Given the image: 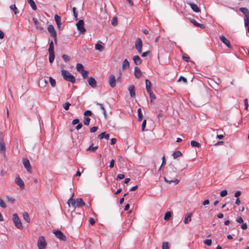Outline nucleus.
Wrapping results in <instances>:
<instances>
[{"mask_svg":"<svg viewBox=\"0 0 249 249\" xmlns=\"http://www.w3.org/2000/svg\"><path fill=\"white\" fill-rule=\"evenodd\" d=\"M61 75L65 80L66 81L70 82L72 83H75V78L74 76L68 71L63 69L61 70Z\"/></svg>","mask_w":249,"mask_h":249,"instance_id":"nucleus-1","label":"nucleus"},{"mask_svg":"<svg viewBox=\"0 0 249 249\" xmlns=\"http://www.w3.org/2000/svg\"><path fill=\"white\" fill-rule=\"evenodd\" d=\"M166 176L170 178L177 176V168L172 164H169L167 167Z\"/></svg>","mask_w":249,"mask_h":249,"instance_id":"nucleus-2","label":"nucleus"},{"mask_svg":"<svg viewBox=\"0 0 249 249\" xmlns=\"http://www.w3.org/2000/svg\"><path fill=\"white\" fill-rule=\"evenodd\" d=\"M239 10L245 16L244 24L245 27H247L249 24V11L245 7H241Z\"/></svg>","mask_w":249,"mask_h":249,"instance_id":"nucleus-3","label":"nucleus"},{"mask_svg":"<svg viewBox=\"0 0 249 249\" xmlns=\"http://www.w3.org/2000/svg\"><path fill=\"white\" fill-rule=\"evenodd\" d=\"M47 242L44 236H40L37 240V247L38 249H46Z\"/></svg>","mask_w":249,"mask_h":249,"instance_id":"nucleus-4","label":"nucleus"},{"mask_svg":"<svg viewBox=\"0 0 249 249\" xmlns=\"http://www.w3.org/2000/svg\"><path fill=\"white\" fill-rule=\"evenodd\" d=\"M13 221L15 226L18 229H22L23 228L22 223L20 219L18 217L17 213H14L13 215Z\"/></svg>","mask_w":249,"mask_h":249,"instance_id":"nucleus-5","label":"nucleus"},{"mask_svg":"<svg viewBox=\"0 0 249 249\" xmlns=\"http://www.w3.org/2000/svg\"><path fill=\"white\" fill-rule=\"evenodd\" d=\"M3 135L2 133H0V153L1 154H5L6 147L5 144L4 142Z\"/></svg>","mask_w":249,"mask_h":249,"instance_id":"nucleus-6","label":"nucleus"},{"mask_svg":"<svg viewBox=\"0 0 249 249\" xmlns=\"http://www.w3.org/2000/svg\"><path fill=\"white\" fill-rule=\"evenodd\" d=\"M48 31L50 33V36L54 38V42L56 43L57 35L53 26L52 25H49L48 27Z\"/></svg>","mask_w":249,"mask_h":249,"instance_id":"nucleus-7","label":"nucleus"},{"mask_svg":"<svg viewBox=\"0 0 249 249\" xmlns=\"http://www.w3.org/2000/svg\"><path fill=\"white\" fill-rule=\"evenodd\" d=\"M53 233L55 235V236L60 239V240L65 241L67 240V238L66 236L63 234V233L60 230H54L53 231Z\"/></svg>","mask_w":249,"mask_h":249,"instance_id":"nucleus-8","label":"nucleus"},{"mask_svg":"<svg viewBox=\"0 0 249 249\" xmlns=\"http://www.w3.org/2000/svg\"><path fill=\"white\" fill-rule=\"evenodd\" d=\"M84 22L83 20H80L76 23V26L78 30L80 32V33L83 34L86 32V29L84 26Z\"/></svg>","mask_w":249,"mask_h":249,"instance_id":"nucleus-9","label":"nucleus"},{"mask_svg":"<svg viewBox=\"0 0 249 249\" xmlns=\"http://www.w3.org/2000/svg\"><path fill=\"white\" fill-rule=\"evenodd\" d=\"M135 48L139 53H141L142 48V42L141 39L139 37L137 38L135 41Z\"/></svg>","mask_w":249,"mask_h":249,"instance_id":"nucleus-10","label":"nucleus"},{"mask_svg":"<svg viewBox=\"0 0 249 249\" xmlns=\"http://www.w3.org/2000/svg\"><path fill=\"white\" fill-rule=\"evenodd\" d=\"M15 183L20 187V189H23L24 188V183L18 175L16 176L15 178Z\"/></svg>","mask_w":249,"mask_h":249,"instance_id":"nucleus-11","label":"nucleus"},{"mask_svg":"<svg viewBox=\"0 0 249 249\" xmlns=\"http://www.w3.org/2000/svg\"><path fill=\"white\" fill-rule=\"evenodd\" d=\"M23 164L24 165V167L26 168L27 171L28 172L31 173L32 167L30 165L29 160L26 158H24L22 160Z\"/></svg>","mask_w":249,"mask_h":249,"instance_id":"nucleus-12","label":"nucleus"},{"mask_svg":"<svg viewBox=\"0 0 249 249\" xmlns=\"http://www.w3.org/2000/svg\"><path fill=\"white\" fill-rule=\"evenodd\" d=\"M116 80L114 75L111 74L109 77L108 82L111 88H114L116 86Z\"/></svg>","mask_w":249,"mask_h":249,"instance_id":"nucleus-13","label":"nucleus"},{"mask_svg":"<svg viewBox=\"0 0 249 249\" xmlns=\"http://www.w3.org/2000/svg\"><path fill=\"white\" fill-rule=\"evenodd\" d=\"M220 40L226 46L229 48H231L230 41L225 37L224 36H221L219 37Z\"/></svg>","mask_w":249,"mask_h":249,"instance_id":"nucleus-14","label":"nucleus"},{"mask_svg":"<svg viewBox=\"0 0 249 249\" xmlns=\"http://www.w3.org/2000/svg\"><path fill=\"white\" fill-rule=\"evenodd\" d=\"M88 82L89 85L92 88H95L96 87L97 82L93 77H89L88 79Z\"/></svg>","mask_w":249,"mask_h":249,"instance_id":"nucleus-15","label":"nucleus"},{"mask_svg":"<svg viewBox=\"0 0 249 249\" xmlns=\"http://www.w3.org/2000/svg\"><path fill=\"white\" fill-rule=\"evenodd\" d=\"M33 21L36 26V29L40 31L43 30V28L42 27L41 23L38 21L37 18H33Z\"/></svg>","mask_w":249,"mask_h":249,"instance_id":"nucleus-16","label":"nucleus"},{"mask_svg":"<svg viewBox=\"0 0 249 249\" xmlns=\"http://www.w3.org/2000/svg\"><path fill=\"white\" fill-rule=\"evenodd\" d=\"M128 90L129 91L130 95L132 98L135 97V89L134 85H130L128 88Z\"/></svg>","mask_w":249,"mask_h":249,"instance_id":"nucleus-17","label":"nucleus"},{"mask_svg":"<svg viewBox=\"0 0 249 249\" xmlns=\"http://www.w3.org/2000/svg\"><path fill=\"white\" fill-rule=\"evenodd\" d=\"M74 196V194H73L71 196L69 199L67 203L69 207H70V205H71L73 208L76 207V200L73 199V196Z\"/></svg>","mask_w":249,"mask_h":249,"instance_id":"nucleus-18","label":"nucleus"},{"mask_svg":"<svg viewBox=\"0 0 249 249\" xmlns=\"http://www.w3.org/2000/svg\"><path fill=\"white\" fill-rule=\"evenodd\" d=\"M85 205V203L81 198H78L76 200V207H82Z\"/></svg>","mask_w":249,"mask_h":249,"instance_id":"nucleus-19","label":"nucleus"},{"mask_svg":"<svg viewBox=\"0 0 249 249\" xmlns=\"http://www.w3.org/2000/svg\"><path fill=\"white\" fill-rule=\"evenodd\" d=\"M134 75L136 78H139L142 75L141 71L138 67H135L134 68Z\"/></svg>","mask_w":249,"mask_h":249,"instance_id":"nucleus-20","label":"nucleus"},{"mask_svg":"<svg viewBox=\"0 0 249 249\" xmlns=\"http://www.w3.org/2000/svg\"><path fill=\"white\" fill-rule=\"evenodd\" d=\"M145 88L147 92L152 91V84L150 80L145 79Z\"/></svg>","mask_w":249,"mask_h":249,"instance_id":"nucleus-21","label":"nucleus"},{"mask_svg":"<svg viewBox=\"0 0 249 249\" xmlns=\"http://www.w3.org/2000/svg\"><path fill=\"white\" fill-rule=\"evenodd\" d=\"M190 22L194 24V26L196 27H199L201 29H204L205 28V26L203 24L198 23L195 19H191L190 20Z\"/></svg>","mask_w":249,"mask_h":249,"instance_id":"nucleus-22","label":"nucleus"},{"mask_svg":"<svg viewBox=\"0 0 249 249\" xmlns=\"http://www.w3.org/2000/svg\"><path fill=\"white\" fill-rule=\"evenodd\" d=\"M192 9L196 13H198L200 11V9L198 6L192 2L188 3Z\"/></svg>","mask_w":249,"mask_h":249,"instance_id":"nucleus-23","label":"nucleus"},{"mask_svg":"<svg viewBox=\"0 0 249 249\" xmlns=\"http://www.w3.org/2000/svg\"><path fill=\"white\" fill-rule=\"evenodd\" d=\"M133 59L135 64L136 65H140L142 63V61L138 55H135L133 56Z\"/></svg>","mask_w":249,"mask_h":249,"instance_id":"nucleus-24","label":"nucleus"},{"mask_svg":"<svg viewBox=\"0 0 249 249\" xmlns=\"http://www.w3.org/2000/svg\"><path fill=\"white\" fill-rule=\"evenodd\" d=\"M193 215L192 213H188L186 214L184 222L185 224H187L189 221H191V217Z\"/></svg>","mask_w":249,"mask_h":249,"instance_id":"nucleus-25","label":"nucleus"},{"mask_svg":"<svg viewBox=\"0 0 249 249\" xmlns=\"http://www.w3.org/2000/svg\"><path fill=\"white\" fill-rule=\"evenodd\" d=\"M129 67V63L127 59L124 60L122 64V69L123 70H125L128 69Z\"/></svg>","mask_w":249,"mask_h":249,"instance_id":"nucleus-26","label":"nucleus"},{"mask_svg":"<svg viewBox=\"0 0 249 249\" xmlns=\"http://www.w3.org/2000/svg\"><path fill=\"white\" fill-rule=\"evenodd\" d=\"M54 20L55 21L56 24L58 27V28H60V25L61 24V17L57 15H55L54 16Z\"/></svg>","mask_w":249,"mask_h":249,"instance_id":"nucleus-27","label":"nucleus"},{"mask_svg":"<svg viewBox=\"0 0 249 249\" xmlns=\"http://www.w3.org/2000/svg\"><path fill=\"white\" fill-rule=\"evenodd\" d=\"M49 60L50 63H52L54 59V52H49Z\"/></svg>","mask_w":249,"mask_h":249,"instance_id":"nucleus-28","label":"nucleus"},{"mask_svg":"<svg viewBox=\"0 0 249 249\" xmlns=\"http://www.w3.org/2000/svg\"><path fill=\"white\" fill-rule=\"evenodd\" d=\"M94 103L100 107L101 109L103 111V113L104 114L105 117L106 118L107 117L106 111V109H105L103 105L102 104L99 103L97 102H95Z\"/></svg>","mask_w":249,"mask_h":249,"instance_id":"nucleus-29","label":"nucleus"},{"mask_svg":"<svg viewBox=\"0 0 249 249\" xmlns=\"http://www.w3.org/2000/svg\"><path fill=\"white\" fill-rule=\"evenodd\" d=\"M172 155L174 159H175L182 156V154L180 151H176L173 152Z\"/></svg>","mask_w":249,"mask_h":249,"instance_id":"nucleus-30","label":"nucleus"},{"mask_svg":"<svg viewBox=\"0 0 249 249\" xmlns=\"http://www.w3.org/2000/svg\"><path fill=\"white\" fill-rule=\"evenodd\" d=\"M98 148V146H93V143H92L87 149V151H90L92 152H95Z\"/></svg>","mask_w":249,"mask_h":249,"instance_id":"nucleus-31","label":"nucleus"},{"mask_svg":"<svg viewBox=\"0 0 249 249\" xmlns=\"http://www.w3.org/2000/svg\"><path fill=\"white\" fill-rule=\"evenodd\" d=\"M10 8L14 13V14L17 15L19 13V11L17 8L15 4H13L10 6Z\"/></svg>","mask_w":249,"mask_h":249,"instance_id":"nucleus-32","label":"nucleus"},{"mask_svg":"<svg viewBox=\"0 0 249 249\" xmlns=\"http://www.w3.org/2000/svg\"><path fill=\"white\" fill-rule=\"evenodd\" d=\"M164 179L165 181H166V182H168L169 184H170L172 182H173L175 183V185H176V184H178L179 182V180L177 179H176L175 180H168L167 178L165 177H164Z\"/></svg>","mask_w":249,"mask_h":249,"instance_id":"nucleus-33","label":"nucleus"},{"mask_svg":"<svg viewBox=\"0 0 249 249\" xmlns=\"http://www.w3.org/2000/svg\"><path fill=\"white\" fill-rule=\"evenodd\" d=\"M23 217L25 221L27 223H30V218L29 214L27 212H24L23 214Z\"/></svg>","mask_w":249,"mask_h":249,"instance_id":"nucleus-34","label":"nucleus"},{"mask_svg":"<svg viewBox=\"0 0 249 249\" xmlns=\"http://www.w3.org/2000/svg\"><path fill=\"white\" fill-rule=\"evenodd\" d=\"M76 69L77 71L80 72H81V71L84 70V68L83 65L80 63H77L76 64Z\"/></svg>","mask_w":249,"mask_h":249,"instance_id":"nucleus-35","label":"nucleus"},{"mask_svg":"<svg viewBox=\"0 0 249 249\" xmlns=\"http://www.w3.org/2000/svg\"><path fill=\"white\" fill-rule=\"evenodd\" d=\"M172 215V213L171 212H167L164 216V219L166 221L169 220Z\"/></svg>","mask_w":249,"mask_h":249,"instance_id":"nucleus-36","label":"nucleus"},{"mask_svg":"<svg viewBox=\"0 0 249 249\" xmlns=\"http://www.w3.org/2000/svg\"><path fill=\"white\" fill-rule=\"evenodd\" d=\"M191 145L192 147H200L201 146L200 143L196 141H192Z\"/></svg>","mask_w":249,"mask_h":249,"instance_id":"nucleus-37","label":"nucleus"},{"mask_svg":"<svg viewBox=\"0 0 249 249\" xmlns=\"http://www.w3.org/2000/svg\"><path fill=\"white\" fill-rule=\"evenodd\" d=\"M148 93L149 94L150 102L151 103L153 102L156 99L155 95L152 92V91L148 92Z\"/></svg>","mask_w":249,"mask_h":249,"instance_id":"nucleus-38","label":"nucleus"},{"mask_svg":"<svg viewBox=\"0 0 249 249\" xmlns=\"http://www.w3.org/2000/svg\"><path fill=\"white\" fill-rule=\"evenodd\" d=\"M95 48L96 50L99 51L100 52H102L104 50V47L101 44L97 43L95 45Z\"/></svg>","mask_w":249,"mask_h":249,"instance_id":"nucleus-39","label":"nucleus"},{"mask_svg":"<svg viewBox=\"0 0 249 249\" xmlns=\"http://www.w3.org/2000/svg\"><path fill=\"white\" fill-rule=\"evenodd\" d=\"M49 81L52 87L54 88L56 86V81L52 77H49Z\"/></svg>","mask_w":249,"mask_h":249,"instance_id":"nucleus-40","label":"nucleus"},{"mask_svg":"<svg viewBox=\"0 0 249 249\" xmlns=\"http://www.w3.org/2000/svg\"><path fill=\"white\" fill-rule=\"evenodd\" d=\"M28 2L30 4L33 10L35 11L37 9V7L36 3H35V1H28Z\"/></svg>","mask_w":249,"mask_h":249,"instance_id":"nucleus-41","label":"nucleus"},{"mask_svg":"<svg viewBox=\"0 0 249 249\" xmlns=\"http://www.w3.org/2000/svg\"><path fill=\"white\" fill-rule=\"evenodd\" d=\"M138 115V121H141L142 119V113L141 109L139 108L137 110Z\"/></svg>","mask_w":249,"mask_h":249,"instance_id":"nucleus-42","label":"nucleus"},{"mask_svg":"<svg viewBox=\"0 0 249 249\" xmlns=\"http://www.w3.org/2000/svg\"><path fill=\"white\" fill-rule=\"evenodd\" d=\"M48 52H54V45L53 41H51L49 43Z\"/></svg>","mask_w":249,"mask_h":249,"instance_id":"nucleus-43","label":"nucleus"},{"mask_svg":"<svg viewBox=\"0 0 249 249\" xmlns=\"http://www.w3.org/2000/svg\"><path fill=\"white\" fill-rule=\"evenodd\" d=\"M90 119L88 117H85L84 118L83 123L86 125H88L89 124Z\"/></svg>","mask_w":249,"mask_h":249,"instance_id":"nucleus-44","label":"nucleus"},{"mask_svg":"<svg viewBox=\"0 0 249 249\" xmlns=\"http://www.w3.org/2000/svg\"><path fill=\"white\" fill-rule=\"evenodd\" d=\"M117 23H118L117 18L116 17H113L111 20V24L113 26H115L117 25Z\"/></svg>","mask_w":249,"mask_h":249,"instance_id":"nucleus-45","label":"nucleus"},{"mask_svg":"<svg viewBox=\"0 0 249 249\" xmlns=\"http://www.w3.org/2000/svg\"><path fill=\"white\" fill-rule=\"evenodd\" d=\"M6 197L7 201L12 204H13L15 201V199L12 197L10 196H7Z\"/></svg>","mask_w":249,"mask_h":249,"instance_id":"nucleus-46","label":"nucleus"},{"mask_svg":"<svg viewBox=\"0 0 249 249\" xmlns=\"http://www.w3.org/2000/svg\"><path fill=\"white\" fill-rule=\"evenodd\" d=\"M41 83H43V84H44V85H46L48 83V82H47V80H46L44 78H42L40 79L38 81V85L40 87L41 86H40Z\"/></svg>","mask_w":249,"mask_h":249,"instance_id":"nucleus-47","label":"nucleus"},{"mask_svg":"<svg viewBox=\"0 0 249 249\" xmlns=\"http://www.w3.org/2000/svg\"><path fill=\"white\" fill-rule=\"evenodd\" d=\"M71 104L67 102L63 104V107L66 110H68L69 109V107L71 106Z\"/></svg>","mask_w":249,"mask_h":249,"instance_id":"nucleus-48","label":"nucleus"},{"mask_svg":"<svg viewBox=\"0 0 249 249\" xmlns=\"http://www.w3.org/2000/svg\"><path fill=\"white\" fill-rule=\"evenodd\" d=\"M81 74H82V75L83 76V77L85 79L86 78L88 77V74H89V72L88 71H85V70L84 71H81Z\"/></svg>","mask_w":249,"mask_h":249,"instance_id":"nucleus-49","label":"nucleus"},{"mask_svg":"<svg viewBox=\"0 0 249 249\" xmlns=\"http://www.w3.org/2000/svg\"><path fill=\"white\" fill-rule=\"evenodd\" d=\"M162 249H169L168 242H164L162 243Z\"/></svg>","mask_w":249,"mask_h":249,"instance_id":"nucleus-50","label":"nucleus"},{"mask_svg":"<svg viewBox=\"0 0 249 249\" xmlns=\"http://www.w3.org/2000/svg\"><path fill=\"white\" fill-rule=\"evenodd\" d=\"M62 58L64 61L66 62H69L70 60V56L67 54H63L62 55Z\"/></svg>","mask_w":249,"mask_h":249,"instance_id":"nucleus-51","label":"nucleus"},{"mask_svg":"<svg viewBox=\"0 0 249 249\" xmlns=\"http://www.w3.org/2000/svg\"><path fill=\"white\" fill-rule=\"evenodd\" d=\"M180 81H182L185 84L187 83V79L185 77H184L183 76H180V77L179 78L178 80V82H179Z\"/></svg>","mask_w":249,"mask_h":249,"instance_id":"nucleus-52","label":"nucleus"},{"mask_svg":"<svg viewBox=\"0 0 249 249\" xmlns=\"http://www.w3.org/2000/svg\"><path fill=\"white\" fill-rule=\"evenodd\" d=\"M0 206L2 208H6V205L3 200L0 198Z\"/></svg>","mask_w":249,"mask_h":249,"instance_id":"nucleus-53","label":"nucleus"},{"mask_svg":"<svg viewBox=\"0 0 249 249\" xmlns=\"http://www.w3.org/2000/svg\"><path fill=\"white\" fill-rule=\"evenodd\" d=\"M84 115L85 116H91L92 115V113L90 110H88L85 111Z\"/></svg>","mask_w":249,"mask_h":249,"instance_id":"nucleus-54","label":"nucleus"},{"mask_svg":"<svg viewBox=\"0 0 249 249\" xmlns=\"http://www.w3.org/2000/svg\"><path fill=\"white\" fill-rule=\"evenodd\" d=\"M227 191L226 190H224L220 192V195L221 196L224 197L227 195Z\"/></svg>","mask_w":249,"mask_h":249,"instance_id":"nucleus-55","label":"nucleus"},{"mask_svg":"<svg viewBox=\"0 0 249 249\" xmlns=\"http://www.w3.org/2000/svg\"><path fill=\"white\" fill-rule=\"evenodd\" d=\"M204 243L205 244L208 246H211L212 245V240L211 239H206L204 241Z\"/></svg>","mask_w":249,"mask_h":249,"instance_id":"nucleus-56","label":"nucleus"},{"mask_svg":"<svg viewBox=\"0 0 249 249\" xmlns=\"http://www.w3.org/2000/svg\"><path fill=\"white\" fill-rule=\"evenodd\" d=\"M146 124V120H144L142 122V130L143 131L144 130V129L145 128Z\"/></svg>","mask_w":249,"mask_h":249,"instance_id":"nucleus-57","label":"nucleus"},{"mask_svg":"<svg viewBox=\"0 0 249 249\" xmlns=\"http://www.w3.org/2000/svg\"><path fill=\"white\" fill-rule=\"evenodd\" d=\"M244 105H245V109L247 110L248 108V107H249L248 100L247 98H246L244 100Z\"/></svg>","mask_w":249,"mask_h":249,"instance_id":"nucleus-58","label":"nucleus"},{"mask_svg":"<svg viewBox=\"0 0 249 249\" xmlns=\"http://www.w3.org/2000/svg\"><path fill=\"white\" fill-rule=\"evenodd\" d=\"M98 128V126H93L90 129V132L91 133H94L97 130Z\"/></svg>","mask_w":249,"mask_h":249,"instance_id":"nucleus-59","label":"nucleus"},{"mask_svg":"<svg viewBox=\"0 0 249 249\" xmlns=\"http://www.w3.org/2000/svg\"><path fill=\"white\" fill-rule=\"evenodd\" d=\"M105 135H106V132H102V133H101L100 134H99V135L98 136V138L99 139H103L104 138H105Z\"/></svg>","mask_w":249,"mask_h":249,"instance_id":"nucleus-60","label":"nucleus"},{"mask_svg":"<svg viewBox=\"0 0 249 249\" xmlns=\"http://www.w3.org/2000/svg\"><path fill=\"white\" fill-rule=\"evenodd\" d=\"M124 178V175L123 174H119L117 175V179H122Z\"/></svg>","mask_w":249,"mask_h":249,"instance_id":"nucleus-61","label":"nucleus"},{"mask_svg":"<svg viewBox=\"0 0 249 249\" xmlns=\"http://www.w3.org/2000/svg\"><path fill=\"white\" fill-rule=\"evenodd\" d=\"M236 221L239 223H243L244 221L241 217H238L236 218Z\"/></svg>","mask_w":249,"mask_h":249,"instance_id":"nucleus-62","label":"nucleus"},{"mask_svg":"<svg viewBox=\"0 0 249 249\" xmlns=\"http://www.w3.org/2000/svg\"><path fill=\"white\" fill-rule=\"evenodd\" d=\"M182 59L184 61L188 62L190 60V57L188 56L183 55L182 56Z\"/></svg>","mask_w":249,"mask_h":249,"instance_id":"nucleus-63","label":"nucleus"},{"mask_svg":"<svg viewBox=\"0 0 249 249\" xmlns=\"http://www.w3.org/2000/svg\"><path fill=\"white\" fill-rule=\"evenodd\" d=\"M79 123V120L78 119H75L72 121V124L74 125Z\"/></svg>","mask_w":249,"mask_h":249,"instance_id":"nucleus-64","label":"nucleus"}]
</instances>
